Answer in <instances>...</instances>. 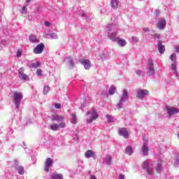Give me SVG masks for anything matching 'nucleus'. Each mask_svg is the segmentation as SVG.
Masks as SVG:
<instances>
[{
	"label": "nucleus",
	"mask_w": 179,
	"mask_h": 179,
	"mask_svg": "<svg viewBox=\"0 0 179 179\" xmlns=\"http://www.w3.org/2000/svg\"><path fill=\"white\" fill-rule=\"evenodd\" d=\"M118 30H120V28L118 27V25L115 24H109L106 27L108 38H109L111 41L117 43L120 47H125V45H127V41L117 36V34H118Z\"/></svg>",
	"instance_id": "f257e3e1"
},
{
	"label": "nucleus",
	"mask_w": 179,
	"mask_h": 179,
	"mask_svg": "<svg viewBox=\"0 0 179 179\" xmlns=\"http://www.w3.org/2000/svg\"><path fill=\"white\" fill-rule=\"evenodd\" d=\"M87 115H90L89 118H87V122L88 124L93 122V121H96V120L99 118V113H97V111L94 110V108L92 109V110L87 113Z\"/></svg>",
	"instance_id": "f03ea898"
},
{
	"label": "nucleus",
	"mask_w": 179,
	"mask_h": 179,
	"mask_svg": "<svg viewBox=\"0 0 179 179\" xmlns=\"http://www.w3.org/2000/svg\"><path fill=\"white\" fill-rule=\"evenodd\" d=\"M22 99H23V94H22V92H14L13 101L17 110H19V107L20 106V101H22Z\"/></svg>",
	"instance_id": "7ed1b4c3"
},
{
	"label": "nucleus",
	"mask_w": 179,
	"mask_h": 179,
	"mask_svg": "<svg viewBox=\"0 0 179 179\" xmlns=\"http://www.w3.org/2000/svg\"><path fill=\"white\" fill-rule=\"evenodd\" d=\"M128 99H129L128 91L127 90H124L122 91V95L120 98V100L117 103L118 108H122L124 106V103H125V101H127Z\"/></svg>",
	"instance_id": "20e7f679"
},
{
	"label": "nucleus",
	"mask_w": 179,
	"mask_h": 179,
	"mask_svg": "<svg viewBox=\"0 0 179 179\" xmlns=\"http://www.w3.org/2000/svg\"><path fill=\"white\" fill-rule=\"evenodd\" d=\"M147 74L149 76H152L155 75V67L153 66V62L152 60H148V66H147Z\"/></svg>",
	"instance_id": "39448f33"
},
{
	"label": "nucleus",
	"mask_w": 179,
	"mask_h": 179,
	"mask_svg": "<svg viewBox=\"0 0 179 179\" xmlns=\"http://www.w3.org/2000/svg\"><path fill=\"white\" fill-rule=\"evenodd\" d=\"M18 76L20 79H22V80H30V78H29V76L24 73V68L23 67H21L18 69Z\"/></svg>",
	"instance_id": "423d86ee"
},
{
	"label": "nucleus",
	"mask_w": 179,
	"mask_h": 179,
	"mask_svg": "<svg viewBox=\"0 0 179 179\" xmlns=\"http://www.w3.org/2000/svg\"><path fill=\"white\" fill-rule=\"evenodd\" d=\"M150 162L148 160H146L143 164V169L144 170H147L148 174L152 175L153 174V171H155V169L149 166Z\"/></svg>",
	"instance_id": "0eeeda50"
},
{
	"label": "nucleus",
	"mask_w": 179,
	"mask_h": 179,
	"mask_svg": "<svg viewBox=\"0 0 179 179\" xmlns=\"http://www.w3.org/2000/svg\"><path fill=\"white\" fill-rule=\"evenodd\" d=\"M166 111L168 113V115H169V117H172V115H174V114H178L179 108L171 106H166Z\"/></svg>",
	"instance_id": "6e6552de"
},
{
	"label": "nucleus",
	"mask_w": 179,
	"mask_h": 179,
	"mask_svg": "<svg viewBox=\"0 0 179 179\" xmlns=\"http://www.w3.org/2000/svg\"><path fill=\"white\" fill-rule=\"evenodd\" d=\"M141 152L143 156H148V154L149 153V148H148V139H144V143L143 145V147L141 148Z\"/></svg>",
	"instance_id": "1a4fd4ad"
},
{
	"label": "nucleus",
	"mask_w": 179,
	"mask_h": 179,
	"mask_svg": "<svg viewBox=\"0 0 179 179\" xmlns=\"http://www.w3.org/2000/svg\"><path fill=\"white\" fill-rule=\"evenodd\" d=\"M44 51V44L40 43L36 45V48H34V54H41Z\"/></svg>",
	"instance_id": "9d476101"
},
{
	"label": "nucleus",
	"mask_w": 179,
	"mask_h": 179,
	"mask_svg": "<svg viewBox=\"0 0 179 179\" xmlns=\"http://www.w3.org/2000/svg\"><path fill=\"white\" fill-rule=\"evenodd\" d=\"M81 64L83 65L85 69L89 70L90 68H92V62L90 60L87 59H83L81 60Z\"/></svg>",
	"instance_id": "9b49d317"
},
{
	"label": "nucleus",
	"mask_w": 179,
	"mask_h": 179,
	"mask_svg": "<svg viewBox=\"0 0 179 179\" xmlns=\"http://www.w3.org/2000/svg\"><path fill=\"white\" fill-rule=\"evenodd\" d=\"M137 94L138 99H143L145 96H148L149 94V91L148 90H138Z\"/></svg>",
	"instance_id": "f8f14e48"
},
{
	"label": "nucleus",
	"mask_w": 179,
	"mask_h": 179,
	"mask_svg": "<svg viewBox=\"0 0 179 179\" xmlns=\"http://www.w3.org/2000/svg\"><path fill=\"white\" fill-rule=\"evenodd\" d=\"M85 159H90V157H92V159H95L96 152L92 150H88L85 153Z\"/></svg>",
	"instance_id": "ddd939ff"
},
{
	"label": "nucleus",
	"mask_w": 179,
	"mask_h": 179,
	"mask_svg": "<svg viewBox=\"0 0 179 179\" xmlns=\"http://www.w3.org/2000/svg\"><path fill=\"white\" fill-rule=\"evenodd\" d=\"M157 27L160 30H163L164 27H166V20L163 18H160L158 20V23L157 24Z\"/></svg>",
	"instance_id": "4468645a"
},
{
	"label": "nucleus",
	"mask_w": 179,
	"mask_h": 179,
	"mask_svg": "<svg viewBox=\"0 0 179 179\" xmlns=\"http://www.w3.org/2000/svg\"><path fill=\"white\" fill-rule=\"evenodd\" d=\"M53 163H54V161H52V159L51 158H48L46 159V162L45 164V171H46L47 172H49L50 167H51V166H52Z\"/></svg>",
	"instance_id": "2eb2a0df"
},
{
	"label": "nucleus",
	"mask_w": 179,
	"mask_h": 179,
	"mask_svg": "<svg viewBox=\"0 0 179 179\" xmlns=\"http://www.w3.org/2000/svg\"><path fill=\"white\" fill-rule=\"evenodd\" d=\"M118 132L120 136H123L124 138H127L129 135L128 133V130L126 128L119 129Z\"/></svg>",
	"instance_id": "dca6fc26"
},
{
	"label": "nucleus",
	"mask_w": 179,
	"mask_h": 179,
	"mask_svg": "<svg viewBox=\"0 0 179 179\" xmlns=\"http://www.w3.org/2000/svg\"><path fill=\"white\" fill-rule=\"evenodd\" d=\"M158 50L160 54H164V51H166V49L164 48V45L162 44L161 41H158Z\"/></svg>",
	"instance_id": "f3484780"
},
{
	"label": "nucleus",
	"mask_w": 179,
	"mask_h": 179,
	"mask_svg": "<svg viewBox=\"0 0 179 179\" xmlns=\"http://www.w3.org/2000/svg\"><path fill=\"white\" fill-rule=\"evenodd\" d=\"M110 5L113 9H117L120 5V0H111Z\"/></svg>",
	"instance_id": "a211bd4d"
},
{
	"label": "nucleus",
	"mask_w": 179,
	"mask_h": 179,
	"mask_svg": "<svg viewBox=\"0 0 179 179\" xmlns=\"http://www.w3.org/2000/svg\"><path fill=\"white\" fill-rule=\"evenodd\" d=\"M29 38L31 43H40L36 35L31 34L29 36Z\"/></svg>",
	"instance_id": "6ab92c4d"
},
{
	"label": "nucleus",
	"mask_w": 179,
	"mask_h": 179,
	"mask_svg": "<svg viewBox=\"0 0 179 179\" xmlns=\"http://www.w3.org/2000/svg\"><path fill=\"white\" fill-rule=\"evenodd\" d=\"M45 38H58V35L55 33L48 34L45 36Z\"/></svg>",
	"instance_id": "aec40b11"
},
{
	"label": "nucleus",
	"mask_w": 179,
	"mask_h": 179,
	"mask_svg": "<svg viewBox=\"0 0 179 179\" xmlns=\"http://www.w3.org/2000/svg\"><path fill=\"white\" fill-rule=\"evenodd\" d=\"M40 65H41L40 62H36L35 63H30L29 64H28V66H29V68H34L36 69L38 68Z\"/></svg>",
	"instance_id": "412c9836"
},
{
	"label": "nucleus",
	"mask_w": 179,
	"mask_h": 179,
	"mask_svg": "<svg viewBox=\"0 0 179 179\" xmlns=\"http://www.w3.org/2000/svg\"><path fill=\"white\" fill-rule=\"evenodd\" d=\"M53 121H57V122H59V121H63L64 116L57 115L52 117Z\"/></svg>",
	"instance_id": "4be33fe9"
},
{
	"label": "nucleus",
	"mask_w": 179,
	"mask_h": 179,
	"mask_svg": "<svg viewBox=\"0 0 179 179\" xmlns=\"http://www.w3.org/2000/svg\"><path fill=\"white\" fill-rule=\"evenodd\" d=\"M125 152L127 155H129V156H131L132 153H134V150H132V147L131 145H129L126 148V151Z\"/></svg>",
	"instance_id": "5701e85b"
},
{
	"label": "nucleus",
	"mask_w": 179,
	"mask_h": 179,
	"mask_svg": "<svg viewBox=\"0 0 179 179\" xmlns=\"http://www.w3.org/2000/svg\"><path fill=\"white\" fill-rule=\"evenodd\" d=\"M67 62H69V66H70V68H73V66H75V64H73V59H72V57H68Z\"/></svg>",
	"instance_id": "b1692460"
},
{
	"label": "nucleus",
	"mask_w": 179,
	"mask_h": 179,
	"mask_svg": "<svg viewBox=\"0 0 179 179\" xmlns=\"http://www.w3.org/2000/svg\"><path fill=\"white\" fill-rule=\"evenodd\" d=\"M50 128V129H52V131H58V129H59V124H51Z\"/></svg>",
	"instance_id": "393cba45"
},
{
	"label": "nucleus",
	"mask_w": 179,
	"mask_h": 179,
	"mask_svg": "<svg viewBox=\"0 0 179 179\" xmlns=\"http://www.w3.org/2000/svg\"><path fill=\"white\" fill-rule=\"evenodd\" d=\"M111 160H113V158L110 155H107L105 157V163L106 164H111Z\"/></svg>",
	"instance_id": "a878e982"
},
{
	"label": "nucleus",
	"mask_w": 179,
	"mask_h": 179,
	"mask_svg": "<svg viewBox=\"0 0 179 179\" xmlns=\"http://www.w3.org/2000/svg\"><path fill=\"white\" fill-rule=\"evenodd\" d=\"M15 169L16 170H17L19 174L20 175L24 174V168H23V166L15 167Z\"/></svg>",
	"instance_id": "bb28decb"
},
{
	"label": "nucleus",
	"mask_w": 179,
	"mask_h": 179,
	"mask_svg": "<svg viewBox=\"0 0 179 179\" xmlns=\"http://www.w3.org/2000/svg\"><path fill=\"white\" fill-rule=\"evenodd\" d=\"M52 178L53 179H62V174L53 173L51 175Z\"/></svg>",
	"instance_id": "cd10ccee"
},
{
	"label": "nucleus",
	"mask_w": 179,
	"mask_h": 179,
	"mask_svg": "<svg viewBox=\"0 0 179 179\" xmlns=\"http://www.w3.org/2000/svg\"><path fill=\"white\" fill-rule=\"evenodd\" d=\"M115 90H117L115 87L114 85H111L109 89V94H110V95L114 94V93H115Z\"/></svg>",
	"instance_id": "c85d7f7f"
},
{
	"label": "nucleus",
	"mask_w": 179,
	"mask_h": 179,
	"mask_svg": "<svg viewBox=\"0 0 179 179\" xmlns=\"http://www.w3.org/2000/svg\"><path fill=\"white\" fill-rule=\"evenodd\" d=\"M171 71H173L174 73H177V64L176 62L171 64Z\"/></svg>",
	"instance_id": "c756f323"
},
{
	"label": "nucleus",
	"mask_w": 179,
	"mask_h": 179,
	"mask_svg": "<svg viewBox=\"0 0 179 179\" xmlns=\"http://www.w3.org/2000/svg\"><path fill=\"white\" fill-rule=\"evenodd\" d=\"M162 170H163V168L162 167V163H158L156 167L157 173H160Z\"/></svg>",
	"instance_id": "7c9ffc66"
},
{
	"label": "nucleus",
	"mask_w": 179,
	"mask_h": 179,
	"mask_svg": "<svg viewBox=\"0 0 179 179\" xmlns=\"http://www.w3.org/2000/svg\"><path fill=\"white\" fill-rule=\"evenodd\" d=\"M71 122H72V124H76L78 122L76 114L72 115Z\"/></svg>",
	"instance_id": "2f4dec72"
},
{
	"label": "nucleus",
	"mask_w": 179,
	"mask_h": 179,
	"mask_svg": "<svg viewBox=\"0 0 179 179\" xmlns=\"http://www.w3.org/2000/svg\"><path fill=\"white\" fill-rule=\"evenodd\" d=\"M106 118H107L108 122H114V117H113L110 115H107Z\"/></svg>",
	"instance_id": "473e14b6"
},
{
	"label": "nucleus",
	"mask_w": 179,
	"mask_h": 179,
	"mask_svg": "<svg viewBox=\"0 0 179 179\" xmlns=\"http://www.w3.org/2000/svg\"><path fill=\"white\" fill-rule=\"evenodd\" d=\"M48 92H50V87L49 86H45L43 88V94H48Z\"/></svg>",
	"instance_id": "72a5a7b5"
},
{
	"label": "nucleus",
	"mask_w": 179,
	"mask_h": 179,
	"mask_svg": "<svg viewBox=\"0 0 179 179\" xmlns=\"http://www.w3.org/2000/svg\"><path fill=\"white\" fill-rule=\"evenodd\" d=\"M131 40L133 41V43H139V38L136 37V36H132L131 37Z\"/></svg>",
	"instance_id": "f704fd0d"
},
{
	"label": "nucleus",
	"mask_w": 179,
	"mask_h": 179,
	"mask_svg": "<svg viewBox=\"0 0 179 179\" xmlns=\"http://www.w3.org/2000/svg\"><path fill=\"white\" fill-rule=\"evenodd\" d=\"M21 13L23 14V15H26V13H27V6H24L22 8V11Z\"/></svg>",
	"instance_id": "c9c22d12"
},
{
	"label": "nucleus",
	"mask_w": 179,
	"mask_h": 179,
	"mask_svg": "<svg viewBox=\"0 0 179 179\" xmlns=\"http://www.w3.org/2000/svg\"><path fill=\"white\" fill-rule=\"evenodd\" d=\"M176 53L172 54V55H171V57H170V59H171V61H173V62H176Z\"/></svg>",
	"instance_id": "e433bc0d"
},
{
	"label": "nucleus",
	"mask_w": 179,
	"mask_h": 179,
	"mask_svg": "<svg viewBox=\"0 0 179 179\" xmlns=\"http://www.w3.org/2000/svg\"><path fill=\"white\" fill-rule=\"evenodd\" d=\"M174 166H175V167H178V166H179V157H177L175 159Z\"/></svg>",
	"instance_id": "4c0bfd02"
},
{
	"label": "nucleus",
	"mask_w": 179,
	"mask_h": 179,
	"mask_svg": "<svg viewBox=\"0 0 179 179\" xmlns=\"http://www.w3.org/2000/svg\"><path fill=\"white\" fill-rule=\"evenodd\" d=\"M22 50H18L17 51V58H20L22 57Z\"/></svg>",
	"instance_id": "58836bf2"
},
{
	"label": "nucleus",
	"mask_w": 179,
	"mask_h": 179,
	"mask_svg": "<svg viewBox=\"0 0 179 179\" xmlns=\"http://www.w3.org/2000/svg\"><path fill=\"white\" fill-rule=\"evenodd\" d=\"M42 72L41 69H39L36 71V75H38V76H41Z\"/></svg>",
	"instance_id": "ea45409f"
},
{
	"label": "nucleus",
	"mask_w": 179,
	"mask_h": 179,
	"mask_svg": "<svg viewBox=\"0 0 179 179\" xmlns=\"http://www.w3.org/2000/svg\"><path fill=\"white\" fill-rule=\"evenodd\" d=\"M136 75H138V76H141L142 75V71L141 70H136Z\"/></svg>",
	"instance_id": "a19ab883"
},
{
	"label": "nucleus",
	"mask_w": 179,
	"mask_h": 179,
	"mask_svg": "<svg viewBox=\"0 0 179 179\" xmlns=\"http://www.w3.org/2000/svg\"><path fill=\"white\" fill-rule=\"evenodd\" d=\"M55 108L59 109V108H61V104L56 103H55Z\"/></svg>",
	"instance_id": "79ce46f5"
},
{
	"label": "nucleus",
	"mask_w": 179,
	"mask_h": 179,
	"mask_svg": "<svg viewBox=\"0 0 179 179\" xmlns=\"http://www.w3.org/2000/svg\"><path fill=\"white\" fill-rule=\"evenodd\" d=\"M44 24H45V26H46V27H50V26H51V22H45Z\"/></svg>",
	"instance_id": "37998d69"
},
{
	"label": "nucleus",
	"mask_w": 179,
	"mask_h": 179,
	"mask_svg": "<svg viewBox=\"0 0 179 179\" xmlns=\"http://www.w3.org/2000/svg\"><path fill=\"white\" fill-rule=\"evenodd\" d=\"M155 13L156 16H159L160 15V10H156Z\"/></svg>",
	"instance_id": "c03bdc74"
},
{
	"label": "nucleus",
	"mask_w": 179,
	"mask_h": 179,
	"mask_svg": "<svg viewBox=\"0 0 179 179\" xmlns=\"http://www.w3.org/2000/svg\"><path fill=\"white\" fill-rule=\"evenodd\" d=\"M59 127H60L61 128H65V123L62 122L59 124Z\"/></svg>",
	"instance_id": "a18cd8bd"
},
{
	"label": "nucleus",
	"mask_w": 179,
	"mask_h": 179,
	"mask_svg": "<svg viewBox=\"0 0 179 179\" xmlns=\"http://www.w3.org/2000/svg\"><path fill=\"white\" fill-rule=\"evenodd\" d=\"M143 31H145V32L150 31L149 27H144V28L143 29Z\"/></svg>",
	"instance_id": "49530a36"
},
{
	"label": "nucleus",
	"mask_w": 179,
	"mask_h": 179,
	"mask_svg": "<svg viewBox=\"0 0 179 179\" xmlns=\"http://www.w3.org/2000/svg\"><path fill=\"white\" fill-rule=\"evenodd\" d=\"M119 178H120V179H125V176H124V175H122V174H120V175L119 176Z\"/></svg>",
	"instance_id": "de8ad7c7"
},
{
	"label": "nucleus",
	"mask_w": 179,
	"mask_h": 179,
	"mask_svg": "<svg viewBox=\"0 0 179 179\" xmlns=\"http://www.w3.org/2000/svg\"><path fill=\"white\" fill-rule=\"evenodd\" d=\"M82 17H87V15L85 14V13H82Z\"/></svg>",
	"instance_id": "09e8293b"
},
{
	"label": "nucleus",
	"mask_w": 179,
	"mask_h": 179,
	"mask_svg": "<svg viewBox=\"0 0 179 179\" xmlns=\"http://www.w3.org/2000/svg\"><path fill=\"white\" fill-rule=\"evenodd\" d=\"M90 179H97V178L95 176H91Z\"/></svg>",
	"instance_id": "8fccbe9b"
},
{
	"label": "nucleus",
	"mask_w": 179,
	"mask_h": 179,
	"mask_svg": "<svg viewBox=\"0 0 179 179\" xmlns=\"http://www.w3.org/2000/svg\"><path fill=\"white\" fill-rule=\"evenodd\" d=\"M176 52H179V46L176 47Z\"/></svg>",
	"instance_id": "3c124183"
},
{
	"label": "nucleus",
	"mask_w": 179,
	"mask_h": 179,
	"mask_svg": "<svg viewBox=\"0 0 179 179\" xmlns=\"http://www.w3.org/2000/svg\"><path fill=\"white\" fill-rule=\"evenodd\" d=\"M30 2H31V0H27V3H30Z\"/></svg>",
	"instance_id": "603ef678"
},
{
	"label": "nucleus",
	"mask_w": 179,
	"mask_h": 179,
	"mask_svg": "<svg viewBox=\"0 0 179 179\" xmlns=\"http://www.w3.org/2000/svg\"><path fill=\"white\" fill-rule=\"evenodd\" d=\"M85 107V106H83V105H82L81 106H80V109L81 110H83V108Z\"/></svg>",
	"instance_id": "864d4df0"
},
{
	"label": "nucleus",
	"mask_w": 179,
	"mask_h": 179,
	"mask_svg": "<svg viewBox=\"0 0 179 179\" xmlns=\"http://www.w3.org/2000/svg\"><path fill=\"white\" fill-rule=\"evenodd\" d=\"M23 145H24V146H26V144L24 143V142H23Z\"/></svg>",
	"instance_id": "5fc2aeb1"
},
{
	"label": "nucleus",
	"mask_w": 179,
	"mask_h": 179,
	"mask_svg": "<svg viewBox=\"0 0 179 179\" xmlns=\"http://www.w3.org/2000/svg\"><path fill=\"white\" fill-rule=\"evenodd\" d=\"M157 38H159V35H157Z\"/></svg>",
	"instance_id": "6e6d98bb"
},
{
	"label": "nucleus",
	"mask_w": 179,
	"mask_h": 179,
	"mask_svg": "<svg viewBox=\"0 0 179 179\" xmlns=\"http://www.w3.org/2000/svg\"><path fill=\"white\" fill-rule=\"evenodd\" d=\"M0 22H1V18H0Z\"/></svg>",
	"instance_id": "4d7b16f0"
}]
</instances>
